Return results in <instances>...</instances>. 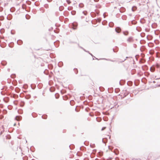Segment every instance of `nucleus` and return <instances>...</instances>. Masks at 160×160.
Segmentation results:
<instances>
[{"instance_id":"1","label":"nucleus","mask_w":160,"mask_h":160,"mask_svg":"<svg viewBox=\"0 0 160 160\" xmlns=\"http://www.w3.org/2000/svg\"><path fill=\"white\" fill-rule=\"evenodd\" d=\"M127 41L128 42H132L133 41V38L132 37H129L127 40Z\"/></svg>"},{"instance_id":"15","label":"nucleus","mask_w":160,"mask_h":160,"mask_svg":"<svg viewBox=\"0 0 160 160\" xmlns=\"http://www.w3.org/2000/svg\"><path fill=\"white\" fill-rule=\"evenodd\" d=\"M103 59H105V60H107L110 61H112V62H114L115 61L112 60H111L109 59H105V58H103Z\"/></svg>"},{"instance_id":"10","label":"nucleus","mask_w":160,"mask_h":160,"mask_svg":"<svg viewBox=\"0 0 160 160\" xmlns=\"http://www.w3.org/2000/svg\"><path fill=\"white\" fill-rule=\"evenodd\" d=\"M83 6V5L82 3H80L79 4V7L80 8H82Z\"/></svg>"},{"instance_id":"8","label":"nucleus","mask_w":160,"mask_h":160,"mask_svg":"<svg viewBox=\"0 0 160 160\" xmlns=\"http://www.w3.org/2000/svg\"><path fill=\"white\" fill-rule=\"evenodd\" d=\"M6 138L7 139H10V138H11V137L9 135H7L6 136Z\"/></svg>"},{"instance_id":"3","label":"nucleus","mask_w":160,"mask_h":160,"mask_svg":"<svg viewBox=\"0 0 160 160\" xmlns=\"http://www.w3.org/2000/svg\"><path fill=\"white\" fill-rule=\"evenodd\" d=\"M21 117L20 116H17L16 117V119L17 121H19L21 119Z\"/></svg>"},{"instance_id":"11","label":"nucleus","mask_w":160,"mask_h":160,"mask_svg":"<svg viewBox=\"0 0 160 160\" xmlns=\"http://www.w3.org/2000/svg\"><path fill=\"white\" fill-rule=\"evenodd\" d=\"M71 13L72 15H74L76 13V12L75 11H72L71 12Z\"/></svg>"},{"instance_id":"2","label":"nucleus","mask_w":160,"mask_h":160,"mask_svg":"<svg viewBox=\"0 0 160 160\" xmlns=\"http://www.w3.org/2000/svg\"><path fill=\"white\" fill-rule=\"evenodd\" d=\"M116 31L118 32L119 33L121 31V28L119 27L115 29Z\"/></svg>"},{"instance_id":"20","label":"nucleus","mask_w":160,"mask_h":160,"mask_svg":"<svg viewBox=\"0 0 160 160\" xmlns=\"http://www.w3.org/2000/svg\"><path fill=\"white\" fill-rule=\"evenodd\" d=\"M80 47V48H82V49H83V48L82 47Z\"/></svg>"},{"instance_id":"5","label":"nucleus","mask_w":160,"mask_h":160,"mask_svg":"<svg viewBox=\"0 0 160 160\" xmlns=\"http://www.w3.org/2000/svg\"><path fill=\"white\" fill-rule=\"evenodd\" d=\"M123 33L125 35L127 36L128 34V32L127 31H125L123 32Z\"/></svg>"},{"instance_id":"19","label":"nucleus","mask_w":160,"mask_h":160,"mask_svg":"<svg viewBox=\"0 0 160 160\" xmlns=\"http://www.w3.org/2000/svg\"><path fill=\"white\" fill-rule=\"evenodd\" d=\"M133 8H132V11H134V10L133 9Z\"/></svg>"},{"instance_id":"17","label":"nucleus","mask_w":160,"mask_h":160,"mask_svg":"<svg viewBox=\"0 0 160 160\" xmlns=\"http://www.w3.org/2000/svg\"><path fill=\"white\" fill-rule=\"evenodd\" d=\"M112 24H111V25H109L110 27H112V26H113V23H112Z\"/></svg>"},{"instance_id":"26","label":"nucleus","mask_w":160,"mask_h":160,"mask_svg":"<svg viewBox=\"0 0 160 160\" xmlns=\"http://www.w3.org/2000/svg\"><path fill=\"white\" fill-rule=\"evenodd\" d=\"M2 19H0V20H2Z\"/></svg>"},{"instance_id":"21","label":"nucleus","mask_w":160,"mask_h":160,"mask_svg":"<svg viewBox=\"0 0 160 160\" xmlns=\"http://www.w3.org/2000/svg\"><path fill=\"white\" fill-rule=\"evenodd\" d=\"M126 60V59H125L124 60L122 61V62H123L124 61Z\"/></svg>"},{"instance_id":"25","label":"nucleus","mask_w":160,"mask_h":160,"mask_svg":"<svg viewBox=\"0 0 160 160\" xmlns=\"http://www.w3.org/2000/svg\"><path fill=\"white\" fill-rule=\"evenodd\" d=\"M110 138H111L110 136H109V139H110Z\"/></svg>"},{"instance_id":"13","label":"nucleus","mask_w":160,"mask_h":160,"mask_svg":"<svg viewBox=\"0 0 160 160\" xmlns=\"http://www.w3.org/2000/svg\"><path fill=\"white\" fill-rule=\"evenodd\" d=\"M82 13L85 15H86L87 14V12L86 11H83Z\"/></svg>"},{"instance_id":"18","label":"nucleus","mask_w":160,"mask_h":160,"mask_svg":"<svg viewBox=\"0 0 160 160\" xmlns=\"http://www.w3.org/2000/svg\"><path fill=\"white\" fill-rule=\"evenodd\" d=\"M105 128V127H103V128H102V130H103Z\"/></svg>"},{"instance_id":"9","label":"nucleus","mask_w":160,"mask_h":160,"mask_svg":"<svg viewBox=\"0 0 160 160\" xmlns=\"http://www.w3.org/2000/svg\"><path fill=\"white\" fill-rule=\"evenodd\" d=\"M30 98V95H28L26 96V98L27 99H29Z\"/></svg>"},{"instance_id":"16","label":"nucleus","mask_w":160,"mask_h":160,"mask_svg":"<svg viewBox=\"0 0 160 160\" xmlns=\"http://www.w3.org/2000/svg\"><path fill=\"white\" fill-rule=\"evenodd\" d=\"M102 142L103 143H106V142L103 140V139H102Z\"/></svg>"},{"instance_id":"12","label":"nucleus","mask_w":160,"mask_h":160,"mask_svg":"<svg viewBox=\"0 0 160 160\" xmlns=\"http://www.w3.org/2000/svg\"><path fill=\"white\" fill-rule=\"evenodd\" d=\"M74 70L76 74H77L78 72V71L77 69L75 68L74 69Z\"/></svg>"},{"instance_id":"7","label":"nucleus","mask_w":160,"mask_h":160,"mask_svg":"<svg viewBox=\"0 0 160 160\" xmlns=\"http://www.w3.org/2000/svg\"><path fill=\"white\" fill-rule=\"evenodd\" d=\"M47 116L46 115H42V118L44 119H46L47 118Z\"/></svg>"},{"instance_id":"6","label":"nucleus","mask_w":160,"mask_h":160,"mask_svg":"<svg viewBox=\"0 0 160 160\" xmlns=\"http://www.w3.org/2000/svg\"><path fill=\"white\" fill-rule=\"evenodd\" d=\"M84 51H85V52H88L90 54L92 57H93L94 58H95V57L93 56V55L91 54V53H90L88 51H87L84 48H83L82 49Z\"/></svg>"},{"instance_id":"4","label":"nucleus","mask_w":160,"mask_h":160,"mask_svg":"<svg viewBox=\"0 0 160 160\" xmlns=\"http://www.w3.org/2000/svg\"><path fill=\"white\" fill-rule=\"evenodd\" d=\"M22 43V41L21 40H19L17 41V43L19 45H21Z\"/></svg>"},{"instance_id":"14","label":"nucleus","mask_w":160,"mask_h":160,"mask_svg":"<svg viewBox=\"0 0 160 160\" xmlns=\"http://www.w3.org/2000/svg\"><path fill=\"white\" fill-rule=\"evenodd\" d=\"M66 2H67V3L68 4H70L71 2L69 0H67Z\"/></svg>"},{"instance_id":"22","label":"nucleus","mask_w":160,"mask_h":160,"mask_svg":"<svg viewBox=\"0 0 160 160\" xmlns=\"http://www.w3.org/2000/svg\"><path fill=\"white\" fill-rule=\"evenodd\" d=\"M128 58V57H126V58Z\"/></svg>"},{"instance_id":"23","label":"nucleus","mask_w":160,"mask_h":160,"mask_svg":"<svg viewBox=\"0 0 160 160\" xmlns=\"http://www.w3.org/2000/svg\"><path fill=\"white\" fill-rule=\"evenodd\" d=\"M26 18H27V19H29V18H27V17H26Z\"/></svg>"},{"instance_id":"24","label":"nucleus","mask_w":160,"mask_h":160,"mask_svg":"<svg viewBox=\"0 0 160 160\" xmlns=\"http://www.w3.org/2000/svg\"><path fill=\"white\" fill-rule=\"evenodd\" d=\"M2 132H1V134H2Z\"/></svg>"}]
</instances>
